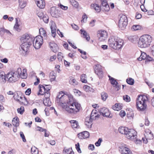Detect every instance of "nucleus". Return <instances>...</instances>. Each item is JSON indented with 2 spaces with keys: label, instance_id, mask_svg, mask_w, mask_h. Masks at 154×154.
<instances>
[{
  "label": "nucleus",
  "instance_id": "23",
  "mask_svg": "<svg viewBox=\"0 0 154 154\" xmlns=\"http://www.w3.org/2000/svg\"><path fill=\"white\" fill-rule=\"evenodd\" d=\"M50 27L51 30L52 36L53 37H55L56 36V32L57 28L55 23L54 22H52L51 23Z\"/></svg>",
  "mask_w": 154,
  "mask_h": 154
},
{
  "label": "nucleus",
  "instance_id": "31",
  "mask_svg": "<svg viewBox=\"0 0 154 154\" xmlns=\"http://www.w3.org/2000/svg\"><path fill=\"white\" fill-rule=\"evenodd\" d=\"M21 104H23L24 105H27L28 103V101L27 99L26 98L24 95L21 97V98L18 102Z\"/></svg>",
  "mask_w": 154,
  "mask_h": 154
},
{
  "label": "nucleus",
  "instance_id": "10",
  "mask_svg": "<svg viewBox=\"0 0 154 154\" xmlns=\"http://www.w3.org/2000/svg\"><path fill=\"white\" fill-rule=\"evenodd\" d=\"M119 150L122 154H132V151L127 147V146L121 143L119 147Z\"/></svg>",
  "mask_w": 154,
  "mask_h": 154
},
{
  "label": "nucleus",
  "instance_id": "28",
  "mask_svg": "<svg viewBox=\"0 0 154 154\" xmlns=\"http://www.w3.org/2000/svg\"><path fill=\"white\" fill-rule=\"evenodd\" d=\"M69 83L74 87L78 85V82L72 77H69Z\"/></svg>",
  "mask_w": 154,
  "mask_h": 154
},
{
  "label": "nucleus",
  "instance_id": "32",
  "mask_svg": "<svg viewBox=\"0 0 154 154\" xmlns=\"http://www.w3.org/2000/svg\"><path fill=\"white\" fill-rule=\"evenodd\" d=\"M12 124L14 126H18L19 125V120L18 118L15 117L14 118L12 121Z\"/></svg>",
  "mask_w": 154,
  "mask_h": 154
},
{
  "label": "nucleus",
  "instance_id": "3",
  "mask_svg": "<svg viewBox=\"0 0 154 154\" xmlns=\"http://www.w3.org/2000/svg\"><path fill=\"white\" fill-rule=\"evenodd\" d=\"M147 97L145 95L138 96L137 99L136 106L139 110L144 111L147 108L146 102L148 100Z\"/></svg>",
  "mask_w": 154,
  "mask_h": 154
},
{
  "label": "nucleus",
  "instance_id": "4",
  "mask_svg": "<svg viewBox=\"0 0 154 154\" xmlns=\"http://www.w3.org/2000/svg\"><path fill=\"white\" fill-rule=\"evenodd\" d=\"M152 41V37L149 35H145L141 36L138 42V46L141 48H145L149 46Z\"/></svg>",
  "mask_w": 154,
  "mask_h": 154
},
{
  "label": "nucleus",
  "instance_id": "1",
  "mask_svg": "<svg viewBox=\"0 0 154 154\" xmlns=\"http://www.w3.org/2000/svg\"><path fill=\"white\" fill-rule=\"evenodd\" d=\"M123 40L118 37L111 36L109 39L108 43L109 47L116 50L121 48L124 45Z\"/></svg>",
  "mask_w": 154,
  "mask_h": 154
},
{
  "label": "nucleus",
  "instance_id": "6",
  "mask_svg": "<svg viewBox=\"0 0 154 154\" xmlns=\"http://www.w3.org/2000/svg\"><path fill=\"white\" fill-rule=\"evenodd\" d=\"M38 88V90L37 95H44V96H45L47 94H50V91L51 88V87L49 85H45L44 86L42 85H39Z\"/></svg>",
  "mask_w": 154,
  "mask_h": 154
},
{
  "label": "nucleus",
  "instance_id": "57",
  "mask_svg": "<svg viewBox=\"0 0 154 154\" xmlns=\"http://www.w3.org/2000/svg\"><path fill=\"white\" fill-rule=\"evenodd\" d=\"M102 141V140L101 138H99L97 141L96 142L95 145L97 146H100V143Z\"/></svg>",
  "mask_w": 154,
  "mask_h": 154
},
{
  "label": "nucleus",
  "instance_id": "13",
  "mask_svg": "<svg viewBox=\"0 0 154 154\" xmlns=\"http://www.w3.org/2000/svg\"><path fill=\"white\" fill-rule=\"evenodd\" d=\"M100 114L102 115L104 117L111 118L112 117V115L110 113L109 110L105 107L100 108L99 109Z\"/></svg>",
  "mask_w": 154,
  "mask_h": 154
},
{
  "label": "nucleus",
  "instance_id": "54",
  "mask_svg": "<svg viewBox=\"0 0 154 154\" xmlns=\"http://www.w3.org/2000/svg\"><path fill=\"white\" fill-rule=\"evenodd\" d=\"M75 148L77 150V151L79 153H81L82 152L81 149L80 148L79 144V143H77L75 145Z\"/></svg>",
  "mask_w": 154,
  "mask_h": 154
},
{
  "label": "nucleus",
  "instance_id": "8",
  "mask_svg": "<svg viewBox=\"0 0 154 154\" xmlns=\"http://www.w3.org/2000/svg\"><path fill=\"white\" fill-rule=\"evenodd\" d=\"M5 77L8 80L9 82H15L17 80L18 76L17 72H14L11 71L6 75Z\"/></svg>",
  "mask_w": 154,
  "mask_h": 154
},
{
  "label": "nucleus",
  "instance_id": "38",
  "mask_svg": "<svg viewBox=\"0 0 154 154\" xmlns=\"http://www.w3.org/2000/svg\"><path fill=\"white\" fill-rule=\"evenodd\" d=\"M56 73L54 71H52L50 72L49 77L51 81H53L55 80L56 77Z\"/></svg>",
  "mask_w": 154,
  "mask_h": 154
},
{
  "label": "nucleus",
  "instance_id": "16",
  "mask_svg": "<svg viewBox=\"0 0 154 154\" xmlns=\"http://www.w3.org/2000/svg\"><path fill=\"white\" fill-rule=\"evenodd\" d=\"M17 72L18 76L22 79H26L27 77V69H26L22 70L20 68H19L17 69Z\"/></svg>",
  "mask_w": 154,
  "mask_h": 154
},
{
  "label": "nucleus",
  "instance_id": "62",
  "mask_svg": "<svg viewBox=\"0 0 154 154\" xmlns=\"http://www.w3.org/2000/svg\"><path fill=\"white\" fill-rule=\"evenodd\" d=\"M31 93V90L30 88L27 89L25 92V94L26 95H29Z\"/></svg>",
  "mask_w": 154,
  "mask_h": 154
},
{
  "label": "nucleus",
  "instance_id": "44",
  "mask_svg": "<svg viewBox=\"0 0 154 154\" xmlns=\"http://www.w3.org/2000/svg\"><path fill=\"white\" fill-rule=\"evenodd\" d=\"M17 110L18 113L22 114L24 112L25 109L24 107L21 106L20 108H18Z\"/></svg>",
  "mask_w": 154,
  "mask_h": 154
},
{
  "label": "nucleus",
  "instance_id": "51",
  "mask_svg": "<svg viewBox=\"0 0 154 154\" xmlns=\"http://www.w3.org/2000/svg\"><path fill=\"white\" fill-rule=\"evenodd\" d=\"M101 7L102 8V9L107 12L109 11L110 9L109 6L108 4L105 6H103Z\"/></svg>",
  "mask_w": 154,
  "mask_h": 154
},
{
  "label": "nucleus",
  "instance_id": "25",
  "mask_svg": "<svg viewBox=\"0 0 154 154\" xmlns=\"http://www.w3.org/2000/svg\"><path fill=\"white\" fill-rule=\"evenodd\" d=\"M68 98H69V100H68V105L78 103L77 102H76L73 96L71 94H68Z\"/></svg>",
  "mask_w": 154,
  "mask_h": 154
},
{
  "label": "nucleus",
  "instance_id": "33",
  "mask_svg": "<svg viewBox=\"0 0 154 154\" xmlns=\"http://www.w3.org/2000/svg\"><path fill=\"white\" fill-rule=\"evenodd\" d=\"M91 9H94L97 12H99L100 11V8L97 4H92L91 5Z\"/></svg>",
  "mask_w": 154,
  "mask_h": 154
},
{
  "label": "nucleus",
  "instance_id": "37",
  "mask_svg": "<svg viewBox=\"0 0 154 154\" xmlns=\"http://www.w3.org/2000/svg\"><path fill=\"white\" fill-rule=\"evenodd\" d=\"M83 88L85 91L86 92H93L94 91V89L87 85L84 86Z\"/></svg>",
  "mask_w": 154,
  "mask_h": 154
},
{
  "label": "nucleus",
  "instance_id": "21",
  "mask_svg": "<svg viewBox=\"0 0 154 154\" xmlns=\"http://www.w3.org/2000/svg\"><path fill=\"white\" fill-rule=\"evenodd\" d=\"M92 120L89 117H86L85 119V124L88 128H90L92 125Z\"/></svg>",
  "mask_w": 154,
  "mask_h": 154
},
{
  "label": "nucleus",
  "instance_id": "29",
  "mask_svg": "<svg viewBox=\"0 0 154 154\" xmlns=\"http://www.w3.org/2000/svg\"><path fill=\"white\" fill-rule=\"evenodd\" d=\"M23 95L19 91L15 94L13 97L14 100L18 102L21 98V97L23 96Z\"/></svg>",
  "mask_w": 154,
  "mask_h": 154
},
{
  "label": "nucleus",
  "instance_id": "22",
  "mask_svg": "<svg viewBox=\"0 0 154 154\" xmlns=\"http://www.w3.org/2000/svg\"><path fill=\"white\" fill-rule=\"evenodd\" d=\"M39 32L40 34V36L42 37L45 39H47L48 35L46 31L44 29L41 28L39 29Z\"/></svg>",
  "mask_w": 154,
  "mask_h": 154
},
{
  "label": "nucleus",
  "instance_id": "17",
  "mask_svg": "<svg viewBox=\"0 0 154 154\" xmlns=\"http://www.w3.org/2000/svg\"><path fill=\"white\" fill-rule=\"evenodd\" d=\"M20 40L22 43L28 42L30 43H31L32 41V38L28 34H25L22 35Z\"/></svg>",
  "mask_w": 154,
  "mask_h": 154
},
{
  "label": "nucleus",
  "instance_id": "14",
  "mask_svg": "<svg viewBox=\"0 0 154 154\" xmlns=\"http://www.w3.org/2000/svg\"><path fill=\"white\" fill-rule=\"evenodd\" d=\"M125 135L126 137L128 139L132 140L136 138V132L133 129H128V130Z\"/></svg>",
  "mask_w": 154,
  "mask_h": 154
},
{
  "label": "nucleus",
  "instance_id": "45",
  "mask_svg": "<svg viewBox=\"0 0 154 154\" xmlns=\"http://www.w3.org/2000/svg\"><path fill=\"white\" fill-rule=\"evenodd\" d=\"M86 76L85 74H82L81 76V80L82 82L86 83L87 82Z\"/></svg>",
  "mask_w": 154,
  "mask_h": 154
},
{
  "label": "nucleus",
  "instance_id": "30",
  "mask_svg": "<svg viewBox=\"0 0 154 154\" xmlns=\"http://www.w3.org/2000/svg\"><path fill=\"white\" fill-rule=\"evenodd\" d=\"M128 128L126 127H121L118 129L119 132L122 134H126L128 130Z\"/></svg>",
  "mask_w": 154,
  "mask_h": 154
},
{
  "label": "nucleus",
  "instance_id": "15",
  "mask_svg": "<svg viewBox=\"0 0 154 154\" xmlns=\"http://www.w3.org/2000/svg\"><path fill=\"white\" fill-rule=\"evenodd\" d=\"M94 68L95 73L100 78H102L103 76V72L101 66L97 64L94 66Z\"/></svg>",
  "mask_w": 154,
  "mask_h": 154
},
{
  "label": "nucleus",
  "instance_id": "47",
  "mask_svg": "<svg viewBox=\"0 0 154 154\" xmlns=\"http://www.w3.org/2000/svg\"><path fill=\"white\" fill-rule=\"evenodd\" d=\"M126 82L128 84L132 85L134 83V80L131 78H129L128 79H127Z\"/></svg>",
  "mask_w": 154,
  "mask_h": 154
},
{
  "label": "nucleus",
  "instance_id": "9",
  "mask_svg": "<svg viewBox=\"0 0 154 154\" xmlns=\"http://www.w3.org/2000/svg\"><path fill=\"white\" fill-rule=\"evenodd\" d=\"M128 24V20L127 17L122 15L120 17L119 21V26L121 29H125Z\"/></svg>",
  "mask_w": 154,
  "mask_h": 154
},
{
  "label": "nucleus",
  "instance_id": "11",
  "mask_svg": "<svg viewBox=\"0 0 154 154\" xmlns=\"http://www.w3.org/2000/svg\"><path fill=\"white\" fill-rule=\"evenodd\" d=\"M49 12L52 17L58 18L60 16V11L58 7H51L50 9Z\"/></svg>",
  "mask_w": 154,
  "mask_h": 154
},
{
  "label": "nucleus",
  "instance_id": "60",
  "mask_svg": "<svg viewBox=\"0 0 154 154\" xmlns=\"http://www.w3.org/2000/svg\"><path fill=\"white\" fill-rule=\"evenodd\" d=\"M82 20H81L82 22H85L87 21V17L85 14L82 17Z\"/></svg>",
  "mask_w": 154,
  "mask_h": 154
},
{
  "label": "nucleus",
  "instance_id": "48",
  "mask_svg": "<svg viewBox=\"0 0 154 154\" xmlns=\"http://www.w3.org/2000/svg\"><path fill=\"white\" fill-rule=\"evenodd\" d=\"M141 28V26L139 25H134L132 27V29H133L134 30H137L140 29Z\"/></svg>",
  "mask_w": 154,
  "mask_h": 154
},
{
  "label": "nucleus",
  "instance_id": "42",
  "mask_svg": "<svg viewBox=\"0 0 154 154\" xmlns=\"http://www.w3.org/2000/svg\"><path fill=\"white\" fill-rule=\"evenodd\" d=\"M31 152L32 154H38V151L36 148L34 147H32Z\"/></svg>",
  "mask_w": 154,
  "mask_h": 154
},
{
  "label": "nucleus",
  "instance_id": "34",
  "mask_svg": "<svg viewBox=\"0 0 154 154\" xmlns=\"http://www.w3.org/2000/svg\"><path fill=\"white\" fill-rule=\"evenodd\" d=\"M122 106L120 103H116L112 107V108L115 110L119 111L121 109Z\"/></svg>",
  "mask_w": 154,
  "mask_h": 154
},
{
  "label": "nucleus",
  "instance_id": "18",
  "mask_svg": "<svg viewBox=\"0 0 154 154\" xmlns=\"http://www.w3.org/2000/svg\"><path fill=\"white\" fill-rule=\"evenodd\" d=\"M50 96V93L47 94L46 95L44 96L45 99H44L43 103L45 106H50L51 105V103L49 99Z\"/></svg>",
  "mask_w": 154,
  "mask_h": 154
},
{
  "label": "nucleus",
  "instance_id": "61",
  "mask_svg": "<svg viewBox=\"0 0 154 154\" xmlns=\"http://www.w3.org/2000/svg\"><path fill=\"white\" fill-rule=\"evenodd\" d=\"M36 129L37 131H38L42 132L44 131H46V130L45 129H43L42 128L38 126L36 127Z\"/></svg>",
  "mask_w": 154,
  "mask_h": 154
},
{
  "label": "nucleus",
  "instance_id": "50",
  "mask_svg": "<svg viewBox=\"0 0 154 154\" xmlns=\"http://www.w3.org/2000/svg\"><path fill=\"white\" fill-rule=\"evenodd\" d=\"M73 91L74 92L75 95L76 96H80L82 94L81 92L78 90L73 89Z\"/></svg>",
  "mask_w": 154,
  "mask_h": 154
},
{
  "label": "nucleus",
  "instance_id": "58",
  "mask_svg": "<svg viewBox=\"0 0 154 154\" xmlns=\"http://www.w3.org/2000/svg\"><path fill=\"white\" fill-rule=\"evenodd\" d=\"M92 117H91V116L90 117H89L91 119L93 120L94 119H96L97 118H98L99 117V115H95L94 114L93 115V116H92Z\"/></svg>",
  "mask_w": 154,
  "mask_h": 154
},
{
  "label": "nucleus",
  "instance_id": "7",
  "mask_svg": "<svg viewBox=\"0 0 154 154\" xmlns=\"http://www.w3.org/2000/svg\"><path fill=\"white\" fill-rule=\"evenodd\" d=\"M33 45L36 49L39 48L43 43L42 37L37 36L35 37L33 41Z\"/></svg>",
  "mask_w": 154,
  "mask_h": 154
},
{
  "label": "nucleus",
  "instance_id": "26",
  "mask_svg": "<svg viewBox=\"0 0 154 154\" xmlns=\"http://www.w3.org/2000/svg\"><path fill=\"white\" fill-rule=\"evenodd\" d=\"M71 127L73 129L79 128L78 122L74 120H72L69 121Z\"/></svg>",
  "mask_w": 154,
  "mask_h": 154
},
{
  "label": "nucleus",
  "instance_id": "49",
  "mask_svg": "<svg viewBox=\"0 0 154 154\" xmlns=\"http://www.w3.org/2000/svg\"><path fill=\"white\" fill-rule=\"evenodd\" d=\"M109 79L110 80V82L112 85H114L116 84H118V82L117 81L113 78H111L110 76H109Z\"/></svg>",
  "mask_w": 154,
  "mask_h": 154
},
{
  "label": "nucleus",
  "instance_id": "40",
  "mask_svg": "<svg viewBox=\"0 0 154 154\" xmlns=\"http://www.w3.org/2000/svg\"><path fill=\"white\" fill-rule=\"evenodd\" d=\"M101 95L102 100L104 101H105L108 97L107 94L104 92L101 93Z\"/></svg>",
  "mask_w": 154,
  "mask_h": 154
},
{
  "label": "nucleus",
  "instance_id": "2",
  "mask_svg": "<svg viewBox=\"0 0 154 154\" xmlns=\"http://www.w3.org/2000/svg\"><path fill=\"white\" fill-rule=\"evenodd\" d=\"M56 102L63 110L67 111V95L62 91L60 92L56 97Z\"/></svg>",
  "mask_w": 154,
  "mask_h": 154
},
{
  "label": "nucleus",
  "instance_id": "53",
  "mask_svg": "<svg viewBox=\"0 0 154 154\" xmlns=\"http://www.w3.org/2000/svg\"><path fill=\"white\" fill-rule=\"evenodd\" d=\"M63 58V54L61 52H59L57 54V58L59 60H62Z\"/></svg>",
  "mask_w": 154,
  "mask_h": 154
},
{
  "label": "nucleus",
  "instance_id": "39",
  "mask_svg": "<svg viewBox=\"0 0 154 154\" xmlns=\"http://www.w3.org/2000/svg\"><path fill=\"white\" fill-rule=\"evenodd\" d=\"M14 29L18 32H20L21 30L20 28V25L18 24V21L17 18L16 19V23L14 26Z\"/></svg>",
  "mask_w": 154,
  "mask_h": 154
},
{
  "label": "nucleus",
  "instance_id": "59",
  "mask_svg": "<svg viewBox=\"0 0 154 154\" xmlns=\"http://www.w3.org/2000/svg\"><path fill=\"white\" fill-rule=\"evenodd\" d=\"M20 137L22 139L23 141L24 142H26V140L25 139L24 134L22 132H20Z\"/></svg>",
  "mask_w": 154,
  "mask_h": 154
},
{
  "label": "nucleus",
  "instance_id": "41",
  "mask_svg": "<svg viewBox=\"0 0 154 154\" xmlns=\"http://www.w3.org/2000/svg\"><path fill=\"white\" fill-rule=\"evenodd\" d=\"M70 3L73 7L75 8L78 7L79 6V3L75 0H72V1H70Z\"/></svg>",
  "mask_w": 154,
  "mask_h": 154
},
{
  "label": "nucleus",
  "instance_id": "20",
  "mask_svg": "<svg viewBox=\"0 0 154 154\" xmlns=\"http://www.w3.org/2000/svg\"><path fill=\"white\" fill-rule=\"evenodd\" d=\"M31 44V43H29L28 42L22 43L21 45V48L24 52H26L28 51Z\"/></svg>",
  "mask_w": 154,
  "mask_h": 154
},
{
  "label": "nucleus",
  "instance_id": "36",
  "mask_svg": "<svg viewBox=\"0 0 154 154\" xmlns=\"http://www.w3.org/2000/svg\"><path fill=\"white\" fill-rule=\"evenodd\" d=\"M147 55L146 53L143 52L141 53V54L139 57L137 58L138 60L141 61L142 60H145L147 58Z\"/></svg>",
  "mask_w": 154,
  "mask_h": 154
},
{
  "label": "nucleus",
  "instance_id": "55",
  "mask_svg": "<svg viewBox=\"0 0 154 154\" xmlns=\"http://www.w3.org/2000/svg\"><path fill=\"white\" fill-rule=\"evenodd\" d=\"M37 15L40 19H41L42 17H43V16L44 15L43 12L41 11H38L37 13Z\"/></svg>",
  "mask_w": 154,
  "mask_h": 154
},
{
  "label": "nucleus",
  "instance_id": "56",
  "mask_svg": "<svg viewBox=\"0 0 154 154\" xmlns=\"http://www.w3.org/2000/svg\"><path fill=\"white\" fill-rule=\"evenodd\" d=\"M123 99L126 102H129L130 101V97L127 95H125L123 96Z\"/></svg>",
  "mask_w": 154,
  "mask_h": 154
},
{
  "label": "nucleus",
  "instance_id": "35",
  "mask_svg": "<svg viewBox=\"0 0 154 154\" xmlns=\"http://www.w3.org/2000/svg\"><path fill=\"white\" fill-rule=\"evenodd\" d=\"M80 31L81 32V33L83 34V36L86 38V40L88 41H89L90 38L89 35H87V32L85 31L82 30V29L80 30Z\"/></svg>",
  "mask_w": 154,
  "mask_h": 154
},
{
  "label": "nucleus",
  "instance_id": "46",
  "mask_svg": "<svg viewBox=\"0 0 154 154\" xmlns=\"http://www.w3.org/2000/svg\"><path fill=\"white\" fill-rule=\"evenodd\" d=\"M148 134V136H147L145 134V135L146 137H147L148 139H152L153 138V135L152 134L151 131H150L149 130H148L147 131Z\"/></svg>",
  "mask_w": 154,
  "mask_h": 154
},
{
  "label": "nucleus",
  "instance_id": "12",
  "mask_svg": "<svg viewBox=\"0 0 154 154\" xmlns=\"http://www.w3.org/2000/svg\"><path fill=\"white\" fill-rule=\"evenodd\" d=\"M97 37L100 42L105 41L107 37V32L105 30H99L97 32Z\"/></svg>",
  "mask_w": 154,
  "mask_h": 154
},
{
  "label": "nucleus",
  "instance_id": "64",
  "mask_svg": "<svg viewBox=\"0 0 154 154\" xmlns=\"http://www.w3.org/2000/svg\"><path fill=\"white\" fill-rule=\"evenodd\" d=\"M147 14L149 15H154V11L152 10H149L148 11Z\"/></svg>",
  "mask_w": 154,
  "mask_h": 154
},
{
  "label": "nucleus",
  "instance_id": "19",
  "mask_svg": "<svg viewBox=\"0 0 154 154\" xmlns=\"http://www.w3.org/2000/svg\"><path fill=\"white\" fill-rule=\"evenodd\" d=\"M89 134L88 131H84L78 134V137L80 139H82L89 137Z\"/></svg>",
  "mask_w": 154,
  "mask_h": 154
},
{
  "label": "nucleus",
  "instance_id": "43",
  "mask_svg": "<svg viewBox=\"0 0 154 154\" xmlns=\"http://www.w3.org/2000/svg\"><path fill=\"white\" fill-rule=\"evenodd\" d=\"M21 0H19V7L21 8H24L26 5V3L25 2H22Z\"/></svg>",
  "mask_w": 154,
  "mask_h": 154
},
{
  "label": "nucleus",
  "instance_id": "63",
  "mask_svg": "<svg viewBox=\"0 0 154 154\" xmlns=\"http://www.w3.org/2000/svg\"><path fill=\"white\" fill-rule=\"evenodd\" d=\"M119 114L120 115V116L121 117H124L125 116V114H126L125 111H124L123 110H121Z\"/></svg>",
  "mask_w": 154,
  "mask_h": 154
},
{
  "label": "nucleus",
  "instance_id": "24",
  "mask_svg": "<svg viewBox=\"0 0 154 154\" xmlns=\"http://www.w3.org/2000/svg\"><path fill=\"white\" fill-rule=\"evenodd\" d=\"M36 3L37 6L40 8H44L45 7V0H36Z\"/></svg>",
  "mask_w": 154,
  "mask_h": 154
},
{
  "label": "nucleus",
  "instance_id": "27",
  "mask_svg": "<svg viewBox=\"0 0 154 154\" xmlns=\"http://www.w3.org/2000/svg\"><path fill=\"white\" fill-rule=\"evenodd\" d=\"M50 48L54 52H56L57 51L58 47L57 45L53 42H50L49 43Z\"/></svg>",
  "mask_w": 154,
  "mask_h": 154
},
{
  "label": "nucleus",
  "instance_id": "5",
  "mask_svg": "<svg viewBox=\"0 0 154 154\" xmlns=\"http://www.w3.org/2000/svg\"><path fill=\"white\" fill-rule=\"evenodd\" d=\"M81 108V105L79 103L68 105V113L72 116L76 115L79 111Z\"/></svg>",
  "mask_w": 154,
  "mask_h": 154
},
{
  "label": "nucleus",
  "instance_id": "52",
  "mask_svg": "<svg viewBox=\"0 0 154 154\" xmlns=\"http://www.w3.org/2000/svg\"><path fill=\"white\" fill-rule=\"evenodd\" d=\"M43 19V21L46 23H47L48 22L49 18L47 15H44L43 17L42 18Z\"/></svg>",
  "mask_w": 154,
  "mask_h": 154
}]
</instances>
